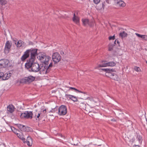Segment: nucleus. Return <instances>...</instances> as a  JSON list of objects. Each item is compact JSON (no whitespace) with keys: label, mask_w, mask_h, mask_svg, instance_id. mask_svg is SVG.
Here are the masks:
<instances>
[{"label":"nucleus","mask_w":147,"mask_h":147,"mask_svg":"<svg viewBox=\"0 0 147 147\" xmlns=\"http://www.w3.org/2000/svg\"><path fill=\"white\" fill-rule=\"evenodd\" d=\"M34 60L27 61V62L25 64V67L30 72H36L40 70H44V69H42V66H40L38 63L34 62Z\"/></svg>","instance_id":"1"},{"label":"nucleus","mask_w":147,"mask_h":147,"mask_svg":"<svg viewBox=\"0 0 147 147\" xmlns=\"http://www.w3.org/2000/svg\"><path fill=\"white\" fill-rule=\"evenodd\" d=\"M37 49H33L32 48L26 50L21 58V60L22 61H25L29 57L30 53V58L27 61H30L34 60L37 54Z\"/></svg>","instance_id":"2"},{"label":"nucleus","mask_w":147,"mask_h":147,"mask_svg":"<svg viewBox=\"0 0 147 147\" xmlns=\"http://www.w3.org/2000/svg\"><path fill=\"white\" fill-rule=\"evenodd\" d=\"M101 71H104L106 72V76L111 78L117 81L118 79V76L112 72L115 71V69L110 68H102L100 69Z\"/></svg>","instance_id":"3"},{"label":"nucleus","mask_w":147,"mask_h":147,"mask_svg":"<svg viewBox=\"0 0 147 147\" xmlns=\"http://www.w3.org/2000/svg\"><path fill=\"white\" fill-rule=\"evenodd\" d=\"M39 59L41 61L42 63L44 65H48L49 64V61L51 57L46 55L45 53H43L38 56Z\"/></svg>","instance_id":"4"},{"label":"nucleus","mask_w":147,"mask_h":147,"mask_svg":"<svg viewBox=\"0 0 147 147\" xmlns=\"http://www.w3.org/2000/svg\"><path fill=\"white\" fill-rule=\"evenodd\" d=\"M35 79V77L30 75L28 77L23 78L20 80L21 83H30L34 81Z\"/></svg>","instance_id":"5"},{"label":"nucleus","mask_w":147,"mask_h":147,"mask_svg":"<svg viewBox=\"0 0 147 147\" xmlns=\"http://www.w3.org/2000/svg\"><path fill=\"white\" fill-rule=\"evenodd\" d=\"M33 113L32 111H25L24 113H21L20 117L22 119H31L32 118Z\"/></svg>","instance_id":"6"},{"label":"nucleus","mask_w":147,"mask_h":147,"mask_svg":"<svg viewBox=\"0 0 147 147\" xmlns=\"http://www.w3.org/2000/svg\"><path fill=\"white\" fill-rule=\"evenodd\" d=\"M13 128L14 129L13 130L11 129L12 130L13 132L16 134L18 138H30L29 136L27 135V134H25V135H24L23 133L16 129L14 127H13Z\"/></svg>","instance_id":"7"},{"label":"nucleus","mask_w":147,"mask_h":147,"mask_svg":"<svg viewBox=\"0 0 147 147\" xmlns=\"http://www.w3.org/2000/svg\"><path fill=\"white\" fill-rule=\"evenodd\" d=\"M67 112L66 107L65 105H62L58 108V113L60 115H63L67 113Z\"/></svg>","instance_id":"8"},{"label":"nucleus","mask_w":147,"mask_h":147,"mask_svg":"<svg viewBox=\"0 0 147 147\" xmlns=\"http://www.w3.org/2000/svg\"><path fill=\"white\" fill-rule=\"evenodd\" d=\"M52 58L55 63L59 62L61 59V56L57 52H55L53 54Z\"/></svg>","instance_id":"9"},{"label":"nucleus","mask_w":147,"mask_h":147,"mask_svg":"<svg viewBox=\"0 0 147 147\" xmlns=\"http://www.w3.org/2000/svg\"><path fill=\"white\" fill-rule=\"evenodd\" d=\"M116 65V63L113 61H111L108 63H103L102 64L99 65L98 67H106L107 66L113 67L115 66Z\"/></svg>","instance_id":"10"},{"label":"nucleus","mask_w":147,"mask_h":147,"mask_svg":"<svg viewBox=\"0 0 147 147\" xmlns=\"http://www.w3.org/2000/svg\"><path fill=\"white\" fill-rule=\"evenodd\" d=\"M11 46V43L9 41H7L5 44L4 50L5 54H7L9 53Z\"/></svg>","instance_id":"11"},{"label":"nucleus","mask_w":147,"mask_h":147,"mask_svg":"<svg viewBox=\"0 0 147 147\" xmlns=\"http://www.w3.org/2000/svg\"><path fill=\"white\" fill-rule=\"evenodd\" d=\"M115 5L119 7H123L125 5V3L121 0H114Z\"/></svg>","instance_id":"12"},{"label":"nucleus","mask_w":147,"mask_h":147,"mask_svg":"<svg viewBox=\"0 0 147 147\" xmlns=\"http://www.w3.org/2000/svg\"><path fill=\"white\" fill-rule=\"evenodd\" d=\"M15 108L12 105H9L7 107V113H12L14 111Z\"/></svg>","instance_id":"13"},{"label":"nucleus","mask_w":147,"mask_h":147,"mask_svg":"<svg viewBox=\"0 0 147 147\" xmlns=\"http://www.w3.org/2000/svg\"><path fill=\"white\" fill-rule=\"evenodd\" d=\"M4 67L10 66L9 61L8 59H1Z\"/></svg>","instance_id":"14"},{"label":"nucleus","mask_w":147,"mask_h":147,"mask_svg":"<svg viewBox=\"0 0 147 147\" xmlns=\"http://www.w3.org/2000/svg\"><path fill=\"white\" fill-rule=\"evenodd\" d=\"M45 65L44 66V68L45 69H46L45 73L46 74H47L50 71L51 68L52 67L53 64L52 62L50 63L48 66H47L48 65Z\"/></svg>","instance_id":"15"},{"label":"nucleus","mask_w":147,"mask_h":147,"mask_svg":"<svg viewBox=\"0 0 147 147\" xmlns=\"http://www.w3.org/2000/svg\"><path fill=\"white\" fill-rule=\"evenodd\" d=\"M65 96L67 98H68L74 102H76L78 101L77 98L73 95L70 94H65Z\"/></svg>","instance_id":"16"},{"label":"nucleus","mask_w":147,"mask_h":147,"mask_svg":"<svg viewBox=\"0 0 147 147\" xmlns=\"http://www.w3.org/2000/svg\"><path fill=\"white\" fill-rule=\"evenodd\" d=\"M16 125L21 131H25L26 126L20 124H17Z\"/></svg>","instance_id":"17"},{"label":"nucleus","mask_w":147,"mask_h":147,"mask_svg":"<svg viewBox=\"0 0 147 147\" xmlns=\"http://www.w3.org/2000/svg\"><path fill=\"white\" fill-rule=\"evenodd\" d=\"M135 34L138 37L142 38L144 40H147V35H141L137 33H136Z\"/></svg>","instance_id":"18"},{"label":"nucleus","mask_w":147,"mask_h":147,"mask_svg":"<svg viewBox=\"0 0 147 147\" xmlns=\"http://www.w3.org/2000/svg\"><path fill=\"white\" fill-rule=\"evenodd\" d=\"M73 21L76 24H78L79 23V18L77 17L76 16L75 13H74V16L72 18Z\"/></svg>","instance_id":"19"},{"label":"nucleus","mask_w":147,"mask_h":147,"mask_svg":"<svg viewBox=\"0 0 147 147\" xmlns=\"http://www.w3.org/2000/svg\"><path fill=\"white\" fill-rule=\"evenodd\" d=\"M82 21L83 25L84 26H86L87 24L88 25L89 24V20L87 19H82Z\"/></svg>","instance_id":"20"},{"label":"nucleus","mask_w":147,"mask_h":147,"mask_svg":"<svg viewBox=\"0 0 147 147\" xmlns=\"http://www.w3.org/2000/svg\"><path fill=\"white\" fill-rule=\"evenodd\" d=\"M26 140L27 145L29 146H31L32 143V138H27Z\"/></svg>","instance_id":"21"},{"label":"nucleus","mask_w":147,"mask_h":147,"mask_svg":"<svg viewBox=\"0 0 147 147\" xmlns=\"http://www.w3.org/2000/svg\"><path fill=\"white\" fill-rule=\"evenodd\" d=\"M69 88L71 90H74L76 92H77L83 93H84V94H88V93H87V92H82V91H80V90H78V89H76V88H74V87H69Z\"/></svg>","instance_id":"22"},{"label":"nucleus","mask_w":147,"mask_h":147,"mask_svg":"<svg viewBox=\"0 0 147 147\" xmlns=\"http://www.w3.org/2000/svg\"><path fill=\"white\" fill-rule=\"evenodd\" d=\"M119 35L122 38L125 37L127 36V34L125 33V31H123L122 32L120 33Z\"/></svg>","instance_id":"23"},{"label":"nucleus","mask_w":147,"mask_h":147,"mask_svg":"<svg viewBox=\"0 0 147 147\" xmlns=\"http://www.w3.org/2000/svg\"><path fill=\"white\" fill-rule=\"evenodd\" d=\"M58 107L56 106V107L54 108L53 109L51 110L49 112H51L53 113H55L56 112H57V111H58Z\"/></svg>","instance_id":"24"},{"label":"nucleus","mask_w":147,"mask_h":147,"mask_svg":"<svg viewBox=\"0 0 147 147\" xmlns=\"http://www.w3.org/2000/svg\"><path fill=\"white\" fill-rule=\"evenodd\" d=\"M22 42L23 41L21 40H19L17 42V44L16 45L17 47H20L21 46H22Z\"/></svg>","instance_id":"25"},{"label":"nucleus","mask_w":147,"mask_h":147,"mask_svg":"<svg viewBox=\"0 0 147 147\" xmlns=\"http://www.w3.org/2000/svg\"><path fill=\"white\" fill-rule=\"evenodd\" d=\"M7 75H6V74H4L3 73L2 76L1 77V80H5L8 79L7 78Z\"/></svg>","instance_id":"26"},{"label":"nucleus","mask_w":147,"mask_h":147,"mask_svg":"<svg viewBox=\"0 0 147 147\" xmlns=\"http://www.w3.org/2000/svg\"><path fill=\"white\" fill-rule=\"evenodd\" d=\"M25 130L24 132L27 131L30 132L32 131V129L31 128L28 127L27 126H26Z\"/></svg>","instance_id":"27"},{"label":"nucleus","mask_w":147,"mask_h":147,"mask_svg":"<svg viewBox=\"0 0 147 147\" xmlns=\"http://www.w3.org/2000/svg\"><path fill=\"white\" fill-rule=\"evenodd\" d=\"M90 27H92L94 26V21L92 20L90 22L89 21V24H88Z\"/></svg>","instance_id":"28"},{"label":"nucleus","mask_w":147,"mask_h":147,"mask_svg":"<svg viewBox=\"0 0 147 147\" xmlns=\"http://www.w3.org/2000/svg\"><path fill=\"white\" fill-rule=\"evenodd\" d=\"M134 69L137 72H139L140 71V68L137 66L135 67Z\"/></svg>","instance_id":"29"},{"label":"nucleus","mask_w":147,"mask_h":147,"mask_svg":"<svg viewBox=\"0 0 147 147\" xmlns=\"http://www.w3.org/2000/svg\"><path fill=\"white\" fill-rule=\"evenodd\" d=\"M109 40H114L115 39V36L114 35L113 36H110L109 37Z\"/></svg>","instance_id":"30"},{"label":"nucleus","mask_w":147,"mask_h":147,"mask_svg":"<svg viewBox=\"0 0 147 147\" xmlns=\"http://www.w3.org/2000/svg\"><path fill=\"white\" fill-rule=\"evenodd\" d=\"M0 3L2 5H3L5 4V0H0Z\"/></svg>","instance_id":"31"},{"label":"nucleus","mask_w":147,"mask_h":147,"mask_svg":"<svg viewBox=\"0 0 147 147\" xmlns=\"http://www.w3.org/2000/svg\"><path fill=\"white\" fill-rule=\"evenodd\" d=\"M100 0H93L94 3L96 4H98L99 3Z\"/></svg>","instance_id":"32"},{"label":"nucleus","mask_w":147,"mask_h":147,"mask_svg":"<svg viewBox=\"0 0 147 147\" xmlns=\"http://www.w3.org/2000/svg\"><path fill=\"white\" fill-rule=\"evenodd\" d=\"M113 46L112 45H110L109 47V51H111L113 49Z\"/></svg>","instance_id":"33"},{"label":"nucleus","mask_w":147,"mask_h":147,"mask_svg":"<svg viewBox=\"0 0 147 147\" xmlns=\"http://www.w3.org/2000/svg\"><path fill=\"white\" fill-rule=\"evenodd\" d=\"M4 66L3 65L1 60H0V68H3Z\"/></svg>","instance_id":"34"},{"label":"nucleus","mask_w":147,"mask_h":147,"mask_svg":"<svg viewBox=\"0 0 147 147\" xmlns=\"http://www.w3.org/2000/svg\"><path fill=\"white\" fill-rule=\"evenodd\" d=\"M0 147H5V144L4 143H0Z\"/></svg>","instance_id":"35"},{"label":"nucleus","mask_w":147,"mask_h":147,"mask_svg":"<svg viewBox=\"0 0 147 147\" xmlns=\"http://www.w3.org/2000/svg\"><path fill=\"white\" fill-rule=\"evenodd\" d=\"M142 138H137V141L139 142V143L141 144L142 141Z\"/></svg>","instance_id":"36"},{"label":"nucleus","mask_w":147,"mask_h":147,"mask_svg":"<svg viewBox=\"0 0 147 147\" xmlns=\"http://www.w3.org/2000/svg\"><path fill=\"white\" fill-rule=\"evenodd\" d=\"M22 139V141L24 142V143H26V138H21Z\"/></svg>","instance_id":"37"},{"label":"nucleus","mask_w":147,"mask_h":147,"mask_svg":"<svg viewBox=\"0 0 147 147\" xmlns=\"http://www.w3.org/2000/svg\"><path fill=\"white\" fill-rule=\"evenodd\" d=\"M6 75H7V78L8 79L11 76V73H9V74H6Z\"/></svg>","instance_id":"38"},{"label":"nucleus","mask_w":147,"mask_h":147,"mask_svg":"<svg viewBox=\"0 0 147 147\" xmlns=\"http://www.w3.org/2000/svg\"><path fill=\"white\" fill-rule=\"evenodd\" d=\"M29 45H33V43L31 41H29L28 43Z\"/></svg>","instance_id":"39"},{"label":"nucleus","mask_w":147,"mask_h":147,"mask_svg":"<svg viewBox=\"0 0 147 147\" xmlns=\"http://www.w3.org/2000/svg\"><path fill=\"white\" fill-rule=\"evenodd\" d=\"M133 147H140L139 145L135 144Z\"/></svg>","instance_id":"40"},{"label":"nucleus","mask_w":147,"mask_h":147,"mask_svg":"<svg viewBox=\"0 0 147 147\" xmlns=\"http://www.w3.org/2000/svg\"><path fill=\"white\" fill-rule=\"evenodd\" d=\"M3 73H0V79L1 78V77L2 76Z\"/></svg>","instance_id":"41"},{"label":"nucleus","mask_w":147,"mask_h":147,"mask_svg":"<svg viewBox=\"0 0 147 147\" xmlns=\"http://www.w3.org/2000/svg\"><path fill=\"white\" fill-rule=\"evenodd\" d=\"M40 114L39 113H38V114L37 116V117L38 118L39 117H40Z\"/></svg>","instance_id":"42"},{"label":"nucleus","mask_w":147,"mask_h":147,"mask_svg":"<svg viewBox=\"0 0 147 147\" xmlns=\"http://www.w3.org/2000/svg\"><path fill=\"white\" fill-rule=\"evenodd\" d=\"M117 41V44H118V45L119 46H120V45H119V40H116Z\"/></svg>","instance_id":"43"},{"label":"nucleus","mask_w":147,"mask_h":147,"mask_svg":"<svg viewBox=\"0 0 147 147\" xmlns=\"http://www.w3.org/2000/svg\"><path fill=\"white\" fill-rule=\"evenodd\" d=\"M131 141V142H133L134 141V139L133 138H132L130 140H129V141L130 142Z\"/></svg>","instance_id":"44"},{"label":"nucleus","mask_w":147,"mask_h":147,"mask_svg":"<svg viewBox=\"0 0 147 147\" xmlns=\"http://www.w3.org/2000/svg\"><path fill=\"white\" fill-rule=\"evenodd\" d=\"M46 111H47L45 109H44V110H43V112L44 113H46Z\"/></svg>","instance_id":"45"},{"label":"nucleus","mask_w":147,"mask_h":147,"mask_svg":"<svg viewBox=\"0 0 147 147\" xmlns=\"http://www.w3.org/2000/svg\"><path fill=\"white\" fill-rule=\"evenodd\" d=\"M22 46H24L25 44V43L24 42H23L22 43Z\"/></svg>","instance_id":"46"},{"label":"nucleus","mask_w":147,"mask_h":147,"mask_svg":"<svg viewBox=\"0 0 147 147\" xmlns=\"http://www.w3.org/2000/svg\"><path fill=\"white\" fill-rule=\"evenodd\" d=\"M61 55H63L64 54V53L63 52V51H61Z\"/></svg>","instance_id":"47"},{"label":"nucleus","mask_w":147,"mask_h":147,"mask_svg":"<svg viewBox=\"0 0 147 147\" xmlns=\"http://www.w3.org/2000/svg\"><path fill=\"white\" fill-rule=\"evenodd\" d=\"M102 7H103V8H104V7H105V5H104V4L103 3H102Z\"/></svg>","instance_id":"48"},{"label":"nucleus","mask_w":147,"mask_h":147,"mask_svg":"<svg viewBox=\"0 0 147 147\" xmlns=\"http://www.w3.org/2000/svg\"><path fill=\"white\" fill-rule=\"evenodd\" d=\"M116 40H115V42H114V44H116Z\"/></svg>","instance_id":"49"},{"label":"nucleus","mask_w":147,"mask_h":147,"mask_svg":"<svg viewBox=\"0 0 147 147\" xmlns=\"http://www.w3.org/2000/svg\"><path fill=\"white\" fill-rule=\"evenodd\" d=\"M60 136L61 137H63L62 135V134H60Z\"/></svg>","instance_id":"50"},{"label":"nucleus","mask_w":147,"mask_h":147,"mask_svg":"<svg viewBox=\"0 0 147 147\" xmlns=\"http://www.w3.org/2000/svg\"><path fill=\"white\" fill-rule=\"evenodd\" d=\"M78 143L74 144V145H78Z\"/></svg>","instance_id":"51"},{"label":"nucleus","mask_w":147,"mask_h":147,"mask_svg":"<svg viewBox=\"0 0 147 147\" xmlns=\"http://www.w3.org/2000/svg\"><path fill=\"white\" fill-rule=\"evenodd\" d=\"M106 62V61H102V62Z\"/></svg>","instance_id":"52"},{"label":"nucleus","mask_w":147,"mask_h":147,"mask_svg":"<svg viewBox=\"0 0 147 147\" xmlns=\"http://www.w3.org/2000/svg\"><path fill=\"white\" fill-rule=\"evenodd\" d=\"M36 115H35V116H34V117H36Z\"/></svg>","instance_id":"53"},{"label":"nucleus","mask_w":147,"mask_h":147,"mask_svg":"<svg viewBox=\"0 0 147 147\" xmlns=\"http://www.w3.org/2000/svg\"><path fill=\"white\" fill-rule=\"evenodd\" d=\"M146 63L147 64V61H146Z\"/></svg>","instance_id":"54"},{"label":"nucleus","mask_w":147,"mask_h":147,"mask_svg":"<svg viewBox=\"0 0 147 147\" xmlns=\"http://www.w3.org/2000/svg\"><path fill=\"white\" fill-rule=\"evenodd\" d=\"M25 134H27V133H25Z\"/></svg>","instance_id":"55"}]
</instances>
